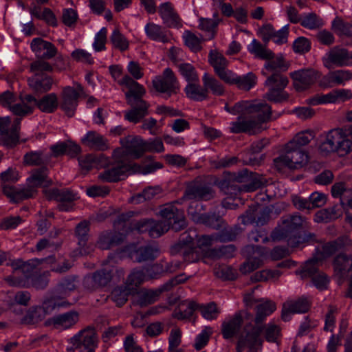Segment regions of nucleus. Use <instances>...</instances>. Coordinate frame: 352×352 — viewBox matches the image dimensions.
<instances>
[{
    "label": "nucleus",
    "mask_w": 352,
    "mask_h": 352,
    "mask_svg": "<svg viewBox=\"0 0 352 352\" xmlns=\"http://www.w3.org/2000/svg\"><path fill=\"white\" fill-rule=\"evenodd\" d=\"M232 115H240L236 121L230 123V132L257 133L264 129L263 124L270 120L271 107L258 101H241L234 106H225Z\"/></svg>",
    "instance_id": "f257e3e1"
},
{
    "label": "nucleus",
    "mask_w": 352,
    "mask_h": 352,
    "mask_svg": "<svg viewBox=\"0 0 352 352\" xmlns=\"http://www.w3.org/2000/svg\"><path fill=\"white\" fill-rule=\"evenodd\" d=\"M162 220H143L135 225L134 229L139 232H148L153 238L160 237L170 228L179 231L186 225L184 212L173 204L166 205L160 210Z\"/></svg>",
    "instance_id": "f03ea898"
},
{
    "label": "nucleus",
    "mask_w": 352,
    "mask_h": 352,
    "mask_svg": "<svg viewBox=\"0 0 352 352\" xmlns=\"http://www.w3.org/2000/svg\"><path fill=\"white\" fill-rule=\"evenodd\" d=\"M123 147L117 148L113 151V157L115 163L112 167L105 170L99 175L100 179L104 182H113L124 179L128 175L139 173L147 175L162 168V164L153 162L145 167H140L136 164H131L126 162L127 153L123 151Z\"/></svg>",
    "instance_id": "7ed1b4c3"
},
{
    "label": "nucleus",
    "mask_w": 352,
    "mask_h": 352,
    "mask_svg": "<svg viewBox=\"0 0 352 352\" xmlns=\"http://www.w3.org/2000/svg\"><path fill=\"white\" fill-rule=\"evenodd\" d=\"M214 240H217V238L212 236L197 237L195 232H192V235L188 232H184L181 236L179 244L184 260L192 263L210 256L211 254L210 247Z\"/></svg>",
    "instance_id": "20e7f679"
},
{
    "label": "nucleus",
    "mask_w": 352,
    "mask_h": 352,
    "mask_svg": "<svg viewBox=\"0 0 352 352\" xmlns=\"http://www.w3.org/2000/svg\"><path fill=\"white\" fill-rule=\"evenodd\" d=\"M320 151L324 154L336 153L344 156L352 151V140L344 128H334L320 136Z\"/></svg>",
    "instance_id": "39448f33"
},
{
    "label": "nucleus",
    "mask_w": 352,
    "mask_h": 352,
    "mask_svg": "<svg viewBox=\"0 0 352 352\" xmlns=\"http://www.w3.org/2000/svg\"><path fill=\"white\" fill-rule=\"evenodd\" d=\"M120 144L133 158H140L145 152L162 153L165 151L161 138H151L146 141L140 136L129 135L120 139Z\"/></svg>",
    "instance_id": "423d86ee"
},
{
    "label": "nucleus",
    "mask_w": 352,
    "mask_h": 352,
    "mask_svg": "<svg viewBox=\"0 0 352 352\" xmlns=\"http://www.w3.org/2000/svg\"><path fill=\"white\" fill-rule=\"evenodd\" d=\"M351 243V240L347 236H344L337 241L329 242L317 247L313 258L305 263L300 272L302 277L314 275L320 263L335 254L342 247L349 245Z\"/></svg>",
    "instance_id": "0eeeda50"
},
{
    "label": "nucleus",
    "mask_w": 352,
    "mask_h": 352,
    "mask_svg": "<svg viewBox=\"0 0 352 352\" xmlns=\"http://www.w3.org/2000/svg\"><path fill=\"white\" fill-rule=\"evenodd\" d=\"M186 197L189 199H195L192 201L188 209V213L192 219L197 223H202L210 226V217L205 214L203 206L199 203L198 200H208L212 197V192L208 187H197L188 190Z\"/></svg>",
    "instance_id": "6e6552de"
},
{
    "label": "nucleus",
    "mask_w": 352,
    "mask_h": 352,
    "mask_svg": "<svg viewBox=\"0 0 352 352\" xmlns=\"http://www.w3.org/2000/svg\"><path fill=\"white\" fill-rule=\"evenodd\" d=\"M36 99L27 96L25 99H17L12 93L6 91L0 97V104L8 107L14 115L24 116L31 113Z\"/></svg>",
    "instance_id": "1a4fd4ad"
},
{
    "label": "nucleus",
    "mask_w": 352,
    "mask_h": 352,
    "mask_svg": "<svg viewBox=\"0 0 352 352\" xmlns=\"http://www.w3.org/2000/svg\"><path fill=\"white\" fill-rule=\"evenodd\" d=\"M308 162V155L300 148L285 145L284 153L274 160L277 166H284L290 169H298Z\"/></svg>",
    "instance_id": "9d476101"
},
{
    "label": "nucleus",
    "mask_w": 352,
    "mask_h": 352,
    "mask_svg": "<svg viewBox=\"0 0 352 352\" xmlns=\"http://www.w3.org/2000/svg\"><path fill=\"white\" fill-rule=\"evenodd\" d=\"M263 329L261 326L253 327L250 330L245 329L240 336L236 350L238 352L248 349L249 352H261L263 340L261 334Z\"/></svg>",
    "instance_id": "9b49d317"
},
{
    "label": "nucleus",
    "mask_w": 352,
    "mask_h": 352,
    "mask_svg": "<svg viewBox=\"0 0 352 352\" xmlns=\"http://www.w3.org/2000/svg\"><path fill=\"white\" fill-rule=\"evenodd\" d=\"M289 82L288 78L280 74H273L267 77L265 85L269 87V91L265 98L275 102H282L288 98V94L284 91Z\"/></svg>",
    "instance_id": "f8f14e48"
},
{
    "label": "nucleus",
    "mask_w": 352,
    "mask_h": 352,
    "mask_svg": "<svg viewBox=\"0 0 352 352\" xmlns=\"http://www.w3.org/2000/svg\"><path fill=\"white\" fill-rule=\"evenodd\" d=\"M154 89L160 93L170 96L177 93L180 89V85L173 70L166 67L160 76H155L152 80Z\"/></svg>",
    "instance_id": "ddd939ff"
},
{
    "label": "nucleus",
    "mask_w": 352,
    "mask_h": 352,
    "mask_svg": "<svg viewBox=\"0 0 352 352\" xmlns=\"http://www.w3.org/2000/svg\"><path fill=\"white\" fill-rule=\"evenodd\" d=\"M20 120L11 123L8 116L0 118V144L7 147L14 146L19 140Z\"/></svg>",
    "instance_id": "4468645a"
},
{
    "label": "nucleus",
    "mask_w": 352,
    "mask_h": 352,
    "mask_svg": "<svg viewBox=\"0 0 352 352\" xmlns=\"http://www.w3.org/2000/svg\"><path fill=\"white\" fill-rule=\"evenodd\" d=\"M352 98V93L347 89H334L326 94H317L307 100L309 104L318 105L344 102Z\"/></svg>",
    "instance_id": "2eb2a0df"
},
{
    "label": "nucleus",
    "mask_w": 352,
    "mask_h": 352,
    "mask_svg": "<svg viewBox=\"0 0 352 352\" xmlns=\"http://www.w3.org/2000/svg\"><path fill=\"white\" fill-rule=\"evenodd\" d=\"M294 88L303 91L314 84L320 76V73L314 69H300L290 73Z\"/></svg>",
    "instance_id": "dca6fc26"
},
{
    "label": "nucleus",
    "mask_w": 352,
    "mask_h": 352,
    "mask_svg": "<svg viewBox=\"0 0 352 352\" xmlns=\"http://www.w3.org/2000/svg\"><path fill=\"white\" fill-rule=\"evenodd\" d=\"M69 342L76 349L82 345L88 352H94L98 345V338L94 329L87 328L75 334Z\"/></svg>",
    "instance_id": "f3484780"
},
{
    "label": "nucleus",
    "mask_w": 352,
    "mask_h": 352,
    "mask_svg": "<svg viewBox=\"0 0 352 352\" xmlns=\"http://www.w3.org/2000/svg\"><path fill=\"white\" fill-rule=\"evenodd\" d=\"M163 272V267L159 265H154L147 269L134 270L128 277V285L133 289V287L146 280L157 278Z\"/></svg>",
    "instance_id": "a211bd4d"
},
{
    "label": "nucleus",
    "mask_w": 352,
    "mask_h": 352,
    "mask_svg": "<svg viewBox=\"0 0 352 352\" xmlns=\"http://www.w3.org/2000/svg\"><path fill=\"white\" fill-rule=\"evenodd\" d=\"M82 94V88L80 85L76 87H66L62 93L61 107L66 114L72 117L77 106V100L80 94Z\"/></svg>",
    "instance_id": "6ab92c4d"
},
{
    "label": "nucleus",
    "mask_w": 352,
    "mask_h": 352,
    "mask_svg": "<svg viewBox=\"0 0 352 352\" xmlns=\"http://www.w3.org/2000/svg\"><path fill=\"white\" fill-rule=\"evenodd\" d=\"M352 79V72L348 69H338L330 72L320 80V85L324 88L331 87L333 85H344Z\"/></svg>",
    "instance_id": "aec40b11"
},
{
    "label": "nucleus",
    "mask_w": 352,
    "mask_h": 352,
    "mask_svg": "<svg viewBox=\"0 0 352 352\" xmlns=\"http://www.w3.org/2000/svg\"><path fill=\"white\" fill-rule=\"evenodd\" d=\"M347 50L335 47L328 51L322 58L325 67L331 69L333 65L344 67L346 65Z\"/></svg>",
    "instance_id": "412c9836"
},
{
    "label": "nucleus",
    "mask_w": 352,
    "mask_h": 352,
    "mask_svg": "<svg viewBox=\"0 0 352 352\" xmlns=\"http://www.w3.org/2000/svg\"><path fill=\"white\" fill-rule=\"evenodd\" d=\"M309 307V302L306 298L287 300L283 305L282 319L284 321H287L290 319L291 315L305 313L308 311Z\"/></svg>",
    "instance_id": "4be33fe9"
},
{
    "label": "nucleus",
    "mask_w": 352,
    "mask_h": 352,
    "mask_svg": "<svg viewBox=\"0 0 352 352\" xmlns=\"http://www.w3.org/2000/svg\"><path fill=\"white\" fill-rule=\"evenodd\" d=\"M144 32L150 40L168 43L171 39V34L169 31L153 22H148L144 26Z\"/></svg>",
    "instance_id": "5701e85b"
},
{
    "label": "nucleus",
    "mask_w": 352,
    "mask_h": 352,
    "mask_svg": "<svg viewBox=\"0 0 352 352\" xmlns=\"http://www.w3.org/2000/svg\"><path fill=\"white\" fill-rule=\"evenodd\" d=\"M276 304L274 301L267 298L259 299L254 307L256 324H258L263 322L267 317L276 310Z\"/></svg>",
    "instance_id": "b1692460"
},
{
    "label": "nucleus",
    "mask_w": 352,
    "mask_h": 352,
    "mask_svg": "<svg viewBox=\"0 0 352 352\" xmlns=\"http://www.w3.org/2000/svg\"><path fill=\"white\" fill-rule=\"evenodd\" d=\"M31 48L37 56L48 59L54 57L57 51L53 44L41 38H36L32 40Z\"/></svg>",
    "instance_id": "393cba45"
},
{
    "label": "nucleus",
    "mask_w": 352,
    "mask_h": 352,
    "mask_svg": "<svg viewBox=\"0 0 352 352\" xmlns=\"http://www.w3.org/2000/svg\"><path fill=\"white\" fill-rule=\"evenodd\" d=\"M120 83L124 85V87L129 89V91L126 92L125 95L131 105H133L132 102L133 98L137 99L138 102V100H141L140 98L146 93L144 87L130 76H126Z\"/></svg>",
    "instance_id": "a878e982"
},
{
    "label": "nucleus",
    "mask_w": 352,
    "mask_h": 352,
    "mask_svg": "<svg viewBox=\"0 0 352 352\" xmlns=\"http://www.w3.org/2000/svg\"><path fill=\"white\" fill-rule=\"evenodd\" d=\"M159 13L164 23L168 27H181L180 19L170 3H164L160 5Z\"/></svg>",
    "instance_id": "bb28decb"
},
{
    "label": "nucleus",
    "mask_w": 352,
    "mask_h": 352,
    "mask_svg": "<svg viewBox=\"0 0 352 352\" xmlns=\"http://www.w3.org/2000/svg\"><path fill=\"white\" fill-rule=\"evenodd\" d=\"M264 69L262 73L264 76H269L270 74H278L280 72L286 71L288 69V64L285 62L283 57L281 54L269 59H266Z\"/></svg>",
    "instance_id": "cd10ccee"
},
{
    "label": "nucleus",
    "mask_w": 352,
    "mask_h": 352,
    "mask_svg": "<svg viewBox=\"0 0 352 352\" xmlns=\"http://www.w3.org/2000/svg\"><path fill=\"white\" fill-rule=\"evenodd\" d=\"M82 142L91 148L104 151L109 148L107 140L96 131H89L82 139Z\"/></svg>",
    "instance_id": "c85d7f7f"
},
{
    "label": "nucleus",
    "mask_w": 352,
    "mask_h": 352,
    "mask_svg": "<svg viewBox=\"0 0 352 352\" xmlns=\"http://www.w3.org/2000/svg\"><path fill=\"white\" fill-rule=\"evenodd\" d=\"M109 263L110 261H108L104 265L103 269L97 271L91 278V281L94 288L105 286L113 278L112 274L114 272V269L113 267L110 269Z\"/></svg>",
    "instance_id": "c756f323"
},
{
    "label": "nucleus",
    "mask_w": 352,
    "mask_h": 352,
    "mask_svg": "<svg viewBox=\"0 0 352 352\" xmlns=\"http://www.w3.org/2000/svg\"><path fill=\"white\" fill-rule=\"evenodd\" d=\"M265 250L260 247H256L254 251V256L249 258L248 261L244 263L240 268L243 274L250 273L258 268L263 264V258L265 256Z\"/></svg>",
    "instance_id": "7c9ffc66"
},
{
    "label": "nucleus",
    "mask_w": 352,
    "mask_h": 352,
    "mask_svg": "<svg viewBox=\"0 0 352 352\" xmlns=\"http://www.w3.org/2000/svg\"><path fill=\"white\" fill-rule=\"evenodd\" d=\"M242 318L239 314L226 318L222 324V334L225 339L232 338L239 329Z\"/></svg>",
    "instance_id": "2f4dec72"
},
{
    "label": "nucleus",
    "mask_w": 352,
    "mask_h": 352,
    "mask_svg": "<svg viewBox=\"0 0 352 352\" xmlns=\"http://www.w3.org/2000/svg\"><path fill=\"white\" fill-rule=\"evenodd\" d=\"M259 186L260 183L257 182H254L252 184H250L247 186L243 187V188L234 185H232L228 187V192H227L226 193L230 194V195L228 196L226 199H224L223 201H222L223 206L227 208H233V204H232L230 202V199H236L237 198L238 194L242 190L247 192L254 191L256 189H257Z\"/></svg>",
    "instance_id": "473e14b6"
},
{
    "label": "nucleus",
    "mask_w": 352,
    "mask_h": 352,
    "mask_svg": "<svg viewBox=\"0 0 352 352\" xmlns=\"http://www.w3.org/2000/svg\"><path fill=\"white\" fill-rule=\"evenodd\" d=\"M109 164V159L103 155L98 157L92 155H87L79 159V164L82 169L89 170L91 168L105 167Z\"/></svg>",
    "instance_id": "72a5a7b5"
},
{
    "label": "nucleus",
    "mask_w": 352,
    "mask_h": 352,
    "mask_svg": "<svg viewBox=\"0 0 352 352\" xmlns=\"http://www.w3.org/2000/svg\"><path fill=\"white\" fill-rule=\"evenodd\" d=\"M334 269L339 278H344L352 269V258L344 254L338 255L334 261Z\"/></svg>",
    "instance_id": "f704fd0d"
},
{
    "label": "nucleus",
    "mask_w": 352,
    "mask_h": 352,
    "mask_svg": "<svg viewBox=\"0 0 352 352\" xmlns=\"http://www.w3.org/2000/svg\"><path fill=\"white\" fill-rule=\"evenodd\" d=\"M159 254L156 246L140 248L131 253V256L137 262L148 261L155 259Z\"/></svg>",
    "instance_id": "c9c22d12"
},
{
    "label": "nucleus",
    "mask_w": 352,
    "mask_h": 352,
    "mask_svg": "<svg viewBox=\"0 0 352 352\" xmlns=\"http://www.w3.org/2000/svg\"><path fill=\"white\" fill-rule=\"evenodd\" d=\"M28 83L34 91L45 92L51 89L53 80L47 76L36 74L28 80Z\"/></svg>",
    "instance_id": "e433bc0d"
},
{
    "label": "nucleus",
    "mask_w": 352,
    "mask_h": 352,
    "mask_svg": "<svg viewBox=\"0 0 352 352\" xmlns=\"http://www.w3.org/2000/svg\"><path fill=\"white\" fill-rule=\"evenodd\" d=\"M78 320V314L71 311L54 317L53 318V324L56 329H66L75 324Z\"/></svg>",
    "instance_id": "4c0bfd02"
},
{
    "label": "nucleus",
    "mask_w": 352,
    "mask_h": 352,
    "mask_svg": "<svg viewBox=\"0 0 352 352\" xmlns=\"http://www.w3.org/2000/svg\"><path fill=\"white\" fill-rule=\"evenodd\" d=\"M186 96L190 100L203 101L208 98V92L205 87H201L198 82L188 83L184 88Z\"/></svg>",
    "instance_id": "58836bf2"
},
{
    "label": "nucleus",
    "mask_w": 352,
    "mask_h": 352,
    "mask_svg": "<svg viewBox=\"0 0 352 352\" xmlns=\"http://www.w3.org/2000/svg\"><path fill=\"white\" fill-rule=\"evenodd\" d=\"M28 182L30 188L46 187L51 184V180L47 177V169L42 168L34 171Z\"/></svg>",
    "instance_id": "ea45409f"
},
{
    "label": "nucleus",
    "mask_w": 352,
    "mask_h": 352,
    "mask_svg": "<svg viewBox=\"0 0 352 352\" xmlns=\"http://www.w3.org/2000/svg\"><path fill=\"white\" fill-rule=\"evenodd\" d=\"M202 82L208 93L210 91L214 95L222 96L225 92L223 85L214 76L206 72L202 76Z\"/></svg>",
    "instance_id": "a19ab883"
},
{
    "label": "nucleus",
    "mask_w": 352,
    "mask_h": 352,
    "mask_svg": "<svg viewBox=\"0 0 352 352\" xmlns=\"http://www.w3.org/2000/svg\"><path fill=\"white\" fill-rule=\"evenodd\" d=\"M124 239L122 234L105 232L100 235L98 245L100 249L107 250L118 245Z\"/></svg>",
    "instance_id": "79ce46f5"
},
{
    "label": "nucleus",
    "mask_w": 352,
    "mask_h": 352,
    "mask_svg": "<svg viewBox=\"0 0 352 352\" xmlns=\"http://www.w3.org/2000/svg\"><path fill=\"white\" fill-rule=\"evenodd\" d=\"M147 105L143 100H138L136 107L125 113V119L133 123L138 122L146 114Z\"/></svg>",
    "instance_id": "37998d69"
},
{
    "label": "nucleus",
    "mask_w": 352,
    "mask_h": 352,
    "mask_svg": "<svg viewBox=\"0 0 352 352\" xmlns=\"http://www.w3.org/2000/svg\"><path fill=\"white\" fill-rule=\"evenodd\" d=\"M109 39L112 47L120 52H125L129 47V39L118 29L113 30Z\"/></svg>",
    "instance_id": "c03bdc74"
},
{
    "label": "nucleus",
    "mask_w": 352,
    "mask_h": 352,
    "mask_svg": "<svg viewBox=\"0 0 352 352\" xmlns=\"http://www.w3.org/2000/svg\"><path fill=\"white\" fill-rule=\"evenodd\" d=\"M38 107L44 112L51 113L58 107V98L55 94L51 93L43 97L39 101L36 100ZM34 105V104H33Z\"/></svg>",
    "instance_id": "a18cd8bd"
},
{
    "label": "nucleus",
    "mask_w": 352,
    "mask_h": 352,
    "mask_svg": "<svg viewBox=\"0 0 352 352\" xmlns=\"http://www.w3.org/2000/svg\"><path fill=\"white\" fill-rule=\"evenodd\" d=\"M248 50L255 57L261 59H269L272 57L273 53L271 50L267 49L265 46L258 42L256 39H253L248 45Z\"/></svg>",
    "instance_id": "49530a36"
},
{
    "label": "nucleus",
    "mask_w": 352,
    "mask_h": 352,
    "mask_svg": "<svg viewBox=\"0 0 352 352\" xmlns=\"http://www.w3.org/2000/svg\"><path fill=\"white\" fill-rule=\"evenodd\" d=\"M180 75L188 82H198L199 76L195 68L190 63H179L177 65Z\"/></svg>",
    "instance_id": "de8ad7c7"
},
{
    "label": "nucleus",
    "mask_w": 352,
    "mask_h": 352,
    "mask_svg": "<svg viewBox=\"0 0 352 352\" xmlns=\"http://www.w3.org/2000/svg\"><path fill=\"white\" fill-rule=\"evenodd\" d=\"M315 137V133L311 130H306L297 133L294 138L290 140L289 146H296L300 148L307 144Z\"/></svg>",
    "instance_id": "09e8293b"
},
{
    "label": "nucleus",
    "mask_w": 352,
    "mask_h": 352,
    "mask_svg": "<svg viewBox=\"0 0 352 352\" xmlns=\"http://www.w3.org/2000/svg\"><path fill=\"white\" fill-rule=\"evenodd\" d=\"M209 63L213 67L216 74L226 69L228 65V61L223 55L217 51L210 52Z\"/></svg>",
    "instance_id": "8fccbe9b"
},
{
    "label": "nucleus",
    "mask_w": 352,
    "mask_h": 352,
    "mask_svg": "<svg viewBox=\"0 0 352 352\" xmlns=\"http://www.w3.org/2000/svg\"><path fill=\"white\" fill-rule=\"evenodd\" d=\"M342 214V211L336 207L330 209H323L319 210L314 217V220L317 223L327 222L331 219H337Z\"/></svg>",
    "instance_id": "3c124183"
},
{
    "label": "nucleus",
    "mask_w": 352,
    "mask_h": 352,
    "mask_svg": "<svg viewBox=\"0 0 352 352\" xmlns=\"http://www.w3.org/2000/svg\"><path fill=\"white\" fill-rule=\"evenodd\" d=\"M199 309L203 318L208 320L217 319L221 312L214 302L199 305Z\"/></svg>",
    "instance_id": "603ef678"
},
{
    "label": "nucleus",
    "mask_w": 352,
    "mask_h": 352,
    "mask_svg": "<svg viewBox=\"0 0 352 352\" xmlns=\"http://www.w3.org/2000/svg\"><path fill=\"white\" fill-rule=\"evenodd\" d=\"M235 85L241 89L250 90L255 86L257 82V78L252 72H249L245 75L238 76Z\"/></svg>",
    "instance_id": "864d4df0"
},
{
    "label": "nucleus",
    "mask_w": 352,
    "mask_h": 352,
    "mask_svg": "<svg viewBox=\"0 0 352 352\" xmlns=\"http://www.w3.org/2000/svg\"><path fill=\"white\" fill-rule=\"evenodd\" d=\"M30 14L32 16L44 20L48 25L52 26H55L57 24L55 15L48 8H45L43 10L34 8L31 10Z\"/></svg>",
    "instance_id": "5fc2aeb1"
},
{
    "label": "nucleus",
    "mask_w": 352,
    "mask_h": 352,
    "mask_svg": "<svg viewBox=\"0 0 352 352\" xmlns=\"http://www.w3.org/2000/svg\"><path fill=\"white\" fill-rule=\"evenodd\" d=\"M332 28L341 35L352 37V25L340 17H336L331 23Z\"/></svg>",
    "instance_id": "6e6d98bb"
},
{
    "label": "nucleus",
    "mask_w": 352,
    "mask_h": 352,
    "mask_svg": "<svg viewBox=\"0 0 352 352\" xmlns=\"http://www.w3.org/2000/svg\"><path fill=\"white\" fill-rule=\"evenodd\" d=\"M281 272L278 270H263L257 272L253 275L252 279L254 281H268L276 280L281 275Z\"/></svg>",
    "instance_id": "4d7b16f0"
},
{
    "label": "nucleus",
    "mask_w": 352,
    "mask_h": 352,
    "mask_svg": "<svg viewBox=\"0 0 352 352\" xmlns=\"http://www.w3.org/2000/svg\"><path fill=\"white\" fill-rule=\"evenodd\" d=\"M49 199H56L60 202L72 203V201L78 199V195L69 190L59 191L56 189L52 190L50 195H47Z\"/></svg>",
    "instance_id": "13d9d810"
},
{
    "label": "nucleus",
    "mask_w": 352,
    "mask_h": 352,
    "mask_svg": "<svg viewBox=\"0 0 352 352\" xmlns=\"http://www.w3.org/2000/svg\"><path fill=\"white\" fill-rule=\"evenodd\" d=\"M300 23L304 28L309 30L319 28L324 24L322 19L314 13L303 16L300 21Z\"/></svg>",
    "instance_id": "bf43d9fd"
},
{
    "label": "nucleus",
    "mask_w": 352,
    "mask_h": 352,
    "mask_svg": "<svg viewBox=\"0 0 352 352\" xmlns=\"http://www.w3.org/2000/svg\"><path fill=\"white\" fill-rule=\"evenodd\" d=\"M131 290L129 286L116 288L111 293V298L117 305L122 306L126 302Z\"/></svg>",
    "instance_id": "052dcab7"
},
{
    "label": "nucleus",
    "mask_w": 352,
    "mask_h": 352,
    "mask_svg": "<svg viewBox=\"0 0 352 352\" xmlns=\"http://www.w3.org/2000/svg\"><path fill=\"white\" fill-rule=\"evenodd\" d=\"M198 309L199 305L195 302H188L185 308H184V305L181 306L179 311L175 312L174 316L180 320L189 318L193 315L194 311Z\"/></svg>",
    "instance_id": "680f3d73"
},
{
    "label": "nucleus",
    "mask_w": 352,
    "mask_h": 352,
    "mask_svg": "<svg viewBox=\"0 0 352 352\" xmlns=\"http://www.w3.org/2000/svg\"><path fill=\"white\" fill-rule=\"evenodd\" d=\"M218 25V21L208 19L201 18L199 19V28L208 33L207 39H211L214 37L215 33V28Z\"/></svg>",
    "instance_id": "e2e57ef3"
},
{
    "label": "nucleus",
    "mask_w": 352,
    "mask_h": 352,
    "mask_svg": "<svg viewBox=\"0 0 352 352\" xmlns=\"http://www.w3.org/2000/svg\"><path fill=\"white\" fill-rule=\"evenodd\" d=\"M212 333V329L210 327H205L196 336L194 346L197 350L204 348L208 342L209 338Z\"/></svg>",
    "instance_id": "0e129e2a"
},
{
    "label": "nucleus",
    "mask_w": 352,
    "mask_h": 352,
    "mask_svg": "<svg viewBox=\"0 0 352 352\" xmlns=\"http://www.w3.org/2000/svg\"><path fill=\"white\" fill-rule=\"evenodd\" d=\"M182 331L177 328L174 327L170 330L168 337V352L177 350V348L182 342Z\"/></svg>",
    "instance_id": "69168bd1"
},
{
    "label": "nucleus",
    "mask_w": 352,
    "mask_h": 352,
    "mask_svg": "<svg viewBox=\"0 0 352 352\" xmlns=\"http://www.w3.org/2000/svg\"><path fill=\"white\" fill-rule=\"evenodd\" d=\"M184 43L192 51L197 52L201 49V39L195 34L186 31L183 34Z\"/></svg>",
    "instance_id": "338daca9"
},
{
    "label": "nucleus",
    "mask_w": 352,
    "mask_h": 352,
    "mask_svg": "<svg viewBox=\"0 0 352 352\" xmlns=\"http://www.w3.org/2000/svg\"><path fill=\"white\" fill-rule=\"evenodd\" d=\"M265 339L270 342H276L280 336V329L279 326L269 322L265 327Z\"/></svg>",
    "instance_id": "774afa93"
}]
</instances>
